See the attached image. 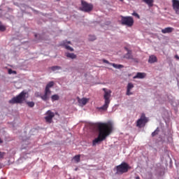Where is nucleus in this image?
<instances>
[{"instance_id": "obj_1", "label": "nucleus", "mask_w": 179, "mask_h": 179, "mask_svg": "<svg viewBox=\"0 0 179 179\" xmlns=\"http://www.w3.org/2000/svg\"><path fill=\"white\" fill-rule=\"evenodd\" d=\"M95 127L98 129V138H96L92 141V146H96L97 143L106 141L108 136H110L113 133L114 127L113 123L108 122H97L95 123Z\"/></svg>"}, {"instance_id": "obj_2", "label": "nucleus", "mask_w": 179, "mask_h": 179, "mask_svg": "<svg viewBox=\"0 0 179 179\" xmlns=\"http://www.w3.org/2000/svg\"><path fill=\"white\" fill-rule=\"evenodd\" d=\"M103 90L104 91L103 99L105 101L103 106L97 108L99 111H107L111 101V100H110L111 97V90H107L106 88H103Z\"/></svg>"}, {"instance_id": "obj_3", "label": "nucleus", "mask_w": 179, "mask_h": 179, "mask_svg": "<svg viewBox=\"0 0 179 179\" xmlns=\"http://www.w3.org/2000/svg\"><path fill=\"white\" fill-rule=\"evenodd\" d=\"M27 94V92L26 91H22L19 95L14 96L12 99L9 100L8 103L10 104H22V103L26 100Z\"/></svg>"}, {"instance_id": "obj_4", "label": "nucleus", "mask_w": 179, "mask_h": 179, "mask_svg": "<svg viewBox=\"0 0 179 179\" xmlns=\"http://www.w3.org/2000/svg\"><path fill=\"white\" fill-rule=\"evenodd\" d=\"M121 23L123 26H127V27H132L134 26V18L131 16L124 17L121 15Z\"/></svg>"}, {"instance_id": "obj_5", "label": "nucleus", "mask_w": 179, "mask_h": 179, "mask_svg": "<svg viewBox=\"0 0 179 179\" xmlns=\"http://www.w3.org/2000/svg\"><path fill=\"white\" fill-rule=\"evenodd\" d=\"M130 167L127 162H122L120 165L116 166V174H124L128 173Z\"/></svg>"}, {"instance_id": "obj_6", "label": "nucleus", "mask_w": 179, "mask_h": 179, "mask_svg": "<svg viewBox=\"0 0 179 179\" xmlns=\"http://www.w3.org/2000/svg\"><path fill=\"white\" fill-rule=\"evenodd\" d=\"M80 10L83 12H92L93 10V4L87 3V1L81 0V7L80 8Z\"/></svg>"}, {"instance_id": "obj_7", "label": "nucleus", "mask_w": 179, "mask_h": 179, "mask_svg": "<svg viewBox=\"0 0 179 179\" xmlns=\"http://www.w3.org/2000/svg\"><path fill=\"white\" fill-rule=\"evenodd\" d=\"M149 121L148 117H146V115L145 113H142L141 117L136 121V127L138 128H142V127H145L146 123Z\"/></svg>"}, {"instance_id": "obj_8", "label": "nucleus", "mask_w": 179, "mask_h": 179, "mask_svg": "<svg viewBox=\"0 0 179 179\" xmlns=\"http://www.w3.org/2000/svg\"><path fill=\"white\" fill-rule=\"evenodd\" d=\"M45 122H47V124H51L52 122V118L55 117V113L49 110L45 113Z\"/></svg>"}, {"instance_id": "obj_9", "label": "nucleus", "mask_w": 179, "mask_h": 179, "mask_svg": "<svg viewBox=\"0 0 179 179\" xmlns=\"http://www.w3.org/2000/svg\"><path fill=\"white\" fill-rule=\"evenodd\" d=\"M172 6L176 15H179V0H172Z\"/></svg>"}, {"instance_id": "obj_10", "label": "nucleus", "mask_w": 179, "mask_h": 179, "mask_svg": "<svg viewBox=\"0 0 179 179\" xmlns=\"http://www.w3.org/2000/svg\"><path fill=\"white\" fill-rule=\"evenodd\" d=\"M50 94H51V91H48L45 90V93L43 95L41 96V99L43 101H47L50 99Z\"/></svg>"}, {"instance_id": "obj_11", "label": "nucleus", "mask_w": 179, "mask_h": 179, "mask_svg": "<svg viewBox=\"0 0 179 179\" xmlns=\"http://www.w3.org/2000/svg\"><path fill=\"white\" fill-rule=\"evenodd\" d=\"M173 31H174V28L170 27L162 29V33H163V34H166L167 33H173Z\"/></svg>"}, {"instance_id": "obj_12", "label": "nucleus", "mask_w": 179, "mask_h": 179, "mask_svg": "<svg viewBox=\"0 0 179 179\" xmlns=\"http://www.w3.org/2000/svg\"><path fill=\"white\" fill-rule=\"evenodd\" d=\"M146 76L145 73H137V74L134 77V79H143Z\"/></svg>"}, {"instance_id": "obj_13", "label": "nucleus", "mask_w": 179, "mask_h": 179, "mask_svg": "<svg viewBox=\"0 0 179 179\" xmlns=\"http://www.w3.org/2000/svg\"><path fill=\"white\" fill-rule=\"evenodd\" d=\"M149 64H155V62H157V57L155 55H150L148 59Z\"/></svg>"}, {"instance_id": "obj_14", "label": "nucleus", "mask_w": 179, "mask_h": 179, "mask_svg": "<svg viewBox=\"0 0 179 179\" xmlns=\"http://www.w3.org/2000/svg\"><path fill=\"white\" fill-rule=\"evenodd\" d=\"M143 2H144L145 3H146L149 8H152V6H153V3L155 2V0H142Z\"/></svg>"}, {"instance_id": "obj_15", "label": "nucleus", "mask_w": 179, "mask_h": 179, "mask_svg": "<svg viewBox=\"0 0 179 179\" xmlns=\"http://www.w3.org/2000/svg\"><path fill=\"white\" fill-rule=\"evenodd\" d=\"M52 86H54V82L53 81H50L49 82L45 88V90H48V92H51V90H50V87H52Z\"/></svg>"}, {"instance_id": "obj_16", "label": "nucleus", "mask_w": 179, "mask_h": 179, "mask_svg": "<svg viewBox=\"0 0 179 179\" xmlns=\"http://www.w3.org/2000/svg\"><path fill=\"white\" fill-rule=\"evenodd\" d=\"M65 55L67 58H71V59H76V55H75V53L66 52Z\"/></svg>"}, {"instance_id": "obj_17", "label": "nucleus", "mask_w": 179, "mask_h": 179, "mask_svg": "<svg viewBox=\"0 0 179 179\" xmlns=\"http://www.w3.org/2000/svg\"><path fill=\"white\" fill-rule=\"evenodd\" d=\"M87 101L88 100L86 98H83L78 100L79 104H82L83 106H86V104H87Z\"/></svg>"}, {"instance_id": "obj_18", "label": "nucleus", "mask_w": 179, "mask_h": 179, "mask_svg": "<svg viewBox=\"0 0 179 179\" xmlns=\"http://www.w3.org/2000/svg\"><path fill=\"white\" fill-rule=\"evenodd\" d=\"M124 58L127 59H132V52L131 50H128L127 53L124 55Z\"/></svg>"}, {"instance_id": "obj_19", "label": "nucleus", "mask_w": 179, "mask_h": 179, "mask_svg": "<svg viewBox=\"0 0 179 179\" xmlns=\"http://www.w3.org/2000/svg\"><path fill=\"white\" fill-rule=\"evenodd\" d=\"M50 69H51V71H52L53 72H55V71H59V69H62V67L59 66H53L50 67Z\"/></svg>"}, {"instance_id": "obj_20", "label": "nucleus", "mask_w": 179, "mask_h": 179, "mask_svg": "<svg viewBox=\"0 0 179 179\" xmlns=\"http://www.w3.org/2000/svg\"><path fill=\"white\" fill-rule=\"evenodd\" d=\"M110 65H112V66H113V68H115L116 69H121V68H124V66L121 64H115L114 63H110Z\"/></svg>"}, {"instance_id": "obj_21", "label": "nucleus", "mask_w": 179, "mask_h": 179, "mask_svg": "<svg viewBox=\"0 0 179 179\" xmlns=\"http://www.w3.org/2000/svg\"><path fill=\"white\" fill-rule=\"evenodd\" d=\"M52 101H57L59 100V96L58 94H54L51 96Z\"/></svg>"}, {"instance_id": "obj_22", "label": "nucleus", "mask_w": 179, "mask_h": 179, "mask_svg": "<svg viewBox=\"0 0 179 179\" xmlns=\"http://www.w3.org/2000/svg\"><path fill=\"white\" fill-rule=\"evenodd\" d=\"M73 160H75L76 163H79V162H80V155L74 156Z\"/></svg>"}, {"instance_id": "obj_23", "label": "nucleus", "mask_w": 179, "mask_h": 179, "mask_svg": "<svg viewBox=\"0 0 179 179\" xmlns=\"http://www.w3.org/2000/svg\"><path fill=\"white\" fill-rule=\"evenodd\" d=\"M160 130L159 129V127H157L154 132L152 133V136H156V135L159 134V132Z\"/></svg>"}, {"instance_id": "obj_24", "label": "nucleus", "mask_w": 179, "mask_h": 179, "mask_svg": "<svg viewBox=\"0 0 179 179\" xmlns=\"http://www.w3.org/2000/svg\"><path fill=\"white\" fill-rule=\"evenodd\" d=\"M134 84H132V83H128V85H127V90H131L134 89Z\"/></svg>"}, {"instance_id": "obj_25", "label": "nucleus", "mask_w": 179, "mask_h": 179, "mask_svg": "<svg viewBox=\"0 0 179 179\" xmlns=\"http://www.w3.org/2000/svg\"><path fill=\"white\" fill-rule=\"evenodd\" d=\"M64 47L66 50H69V51H71V52L73 51V48L69 45H67L66 43H64Z\"/></svg>"}, {"instance_id": "obj_26", "label": "nucleus", "mask_w": 179, "mask_h": 179, "mask_svg": "<svg viewBox=\"0 0 179 179\" xmlns=\"http://www.w3.org/2000/svg\"><path fill=\"white\" fill-rule=\"evenodd\" d=\"M27 104L28 107H31V108L34 107V105H35L34 102H33V101H27Z\"/></svg>"}, {"instance_id": "obj_27", "label": "nucleus", "mask_w": 179, "mask_h": 179, "mask_svg": "<svg viewBox=\"0 0 179 179\" xmlns=\"http://www.w3.org/2000/svg\"><path fill=\"white\" fill-rule=\"evenodd\" d=\"M6 30V27L3 24H0V31H5Z\"/></svg>"}, {"instance_id": "obj_28", "label": "nucleus", "mask_w": 179, "mask_h": 179, "mask_svg": "<svg viewBox=\"0 0 179 179\" xmlns=\"http://www.w3.org/2000/svg\"><path fill=\"white\" fill-rule=\"evenodd\" d=\"M89 40L90 41H94V40H96V36L93 35H90L89 37Z\"/></svg>"}, {"instance_id": "obj_29", "label": "nucleus", "mask_w": 179, "mask_h": 179, "mask_svg": "<svg viewBox=\"0 0 179 179\" xmlns=\"http://www.w3.org/2000/svg\"><path fill=\"white\" fill-rule=\"evenodd\" d=\"M8 73H9V75H12V73H14V75H16V71H13V70H12V69H8Z\"/></svg>"}, {"instance_id": "obj_30", "label": "nucleus", "mask_w": 179, "mask_h": 179, "mask_svg": "<svg viewBox=\"0 0 179 179\" xmlns=\"http://www.w3.org/2000/svg\"><path fill=\"white\" fill-rule=\"evenodd\" d=\"M132 15H133V16H135V17H137L138 19H141V16H139V14H138L137 13L134 12V13H132Z\"/></svg>"}, {"instance_id": "obj_31", "label": "nucleus", "mask_w": 179, "mask_h": 179, "mask_svg": "<svg viewBox=\"0 0 179 179\" xmlns=\"http://www.w3.org/2000/svg\"><path fill=\"white\" fill-rule=\"evenodd\" d=\"M5 155H6V152L0 151V159H3V157H5Z\"/></svg>"}, {"instance_id": "obj_32", "label": "nucleus", "mask_w": 179, "mask_h": 179, "mask_svg": "<svg viewBox=\"0 0 179 179\" xmlns=\"http://www.w3.org/2000/svg\"><path fill=\"white\" fill-rule=\"evenodd\" d=\"M126 94H127V96H131V94H133V93L131 92V90H127Z\"/></svg>"}, {"instance_id": "obj_33", "label": "nucleus", "mask_w": 179, "mask_h": 179, "mask_svg": "<svg viewBox=\"0 0 179 179\" xmlns=\"http://www.w3.org/2000/svg\"><path fill=\"white\" fill-rule=\"evenodd\" d=\"M42 95L40 94V92H35V97H41Z\"/></svg>"}, {"instance_id": "obj_34", "label": "nucleus", "mask_w": 179, "mask_h": 179, "mask_svg": "<svg viewBox=\"0 0 179 179\" xmlns=\"http://www.w3.org/2000/svg\"><path fill=\"white\" fill-rule=\"evenodd\" d=\"M103 62H104V64H109L110 65H111V63H110V62H108V60L103 59Z\"/></svg>"}, {"instance_id": "obj_35", "label": "nucleus", "mask_w": 179, "mask_h": 179, "mask_svg": "<svg viewBox=\"0 0 179 179\" xmlns=\"http://www.w3.org/2000/svg\"><path fill=\"white\" fill-rule=\"evenodd\" d=\"M175 58H176V59H179L178 55H175Z\"/></svg>"}, {"instance_id": "obj_36", "label": "nucleus", "mask_w": 179, "mask_h": 179, "mask_svg": "<svg viewBox=\"0 0 179 179\" xmlns=\"http://www.w3.org/2000/svg\"><path fill=\"white\" fill-rule=\"evenodd\" d=\"M0 143H3V141L0 138Z\"/></svg>"}, {"instance_id": "obj_37", "label": "nucleus", "mask_w": 179, "mask_h": 179, "mask_svg": "<svg viewBox=\"0 0 179 179\" xmlns=\"http://www.w3.org/2000/svg\"><path fill=\"white\" fill-rule=\"evenodd\" d=\"M136 179H141V178L139 176H136Z\"/></svg>"}, {"instance_id": "obj_38", "label": "nucleus", "mask_w": 179, "mask_h": 179, "mask_svg": "<svg viewBox=\"0 0 179 179\" xmlns=\"http://www.w3.org/2000/svg\"><path fill=\"white\" fill-rule=\"evenodd\" d=\"M67 44H71V41H67Z\"/></svg>"}, {"instance_id": "obj_39", "label": "nucleus", "mask_w": 179, "mask_h": 179, "mask_svg": "<svg viewBox=\"0 0 179 179\" xmlns=\"http://www.w3.org/2000/svg\"><path fill=\"white\" fill-rule=\"evenodd\" d=\"M122 2V1H124V0H120Z\"/></svg>"}, {"instance_id": "obj_40", "label": "nucleus", "mask_w": 179, "mask_h": 179, "mask_svg": "<svg viewBox=\"0 0 179 179\" xmlns=\"http://www.w3.org/2000/svg\"><path fill=\"white\" fill-rule=\"evenodd\" d=\"M76 170H78V169H76Z\"/></svg>"}, {"instance_id": "obj_41", "label": "nucleus", "mask_w": 179, "mask_h": 179, "mask_svg": "<svg viewBox=\"0 0 179 179\" xmlns=\"http://www.w3.org/2000/svg\"><path fill=\"white\" fill-rule=\"evenodd\" d=\"M57 1H59V0H57Z\"/></svg>"}]
</instances>
